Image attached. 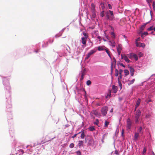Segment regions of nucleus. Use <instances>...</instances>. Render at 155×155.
<instances>
[{
	"instance_id": "f257e3e1",
	"label": "nucleus",
	"mask_w": 155,
	"mask_h": 155,
	"mask_svg": "<svg viewBox=\"0 0 155 155\" xmlns=\"http://www.w3.org/2000/svg\"><path fill=\"white\" fill-rule=\"evenodd\" d=\"M85 143H87V146H93L94 143L93 137L91 136H87L85 139Z\"/></svg>"
},
{
	"instance_id": "f03ea898",
	"label": "nucleus",
	"mask_w": 155,
	"mask_h": 155,
	"mask_svg": "<svg viewBox=\"0 0 155 155\" xmlns=\"http://www.w3.org/2000/svg\"><path fill=\"white\" fill-rule=\"evenodd\" d=\"M83 35L84 36L81 38V42L83 45H85L87 42V40L88 37L87 34L84 32H83Z\"/></svg>"
},
{
	"instance_id": "7ed1b4c3",
	"label": "nucleus",
	"mask_w": 155,
	"mask_h": 155,
	"mask_svg": "<svg viewBox=\"0 0 155 155\" xmlns=\"http://www.w3.org/2000/svg\"><path fill=\"white\" fill-rule=\"evenodd\" d=\"M106 16L107 19L112 20L114 18L113 12L110 10L108 11L107 12Z\"/></svg>"
},
{
	"instance_id": "20e7f679",
	"label": "nucleus",
	"mask_w": 155,
	"mask_h": 155,
	"mask_svg": "<svg viewBox=\"0 0 155 155\" xmlns=\"http://www.w3.org/2000/svg\"><path fill=\"white\" fill-rule=\"evenodd\" d=\"M132 124V122L130 118H128L127 119L126 128L127 130H129L131 129Z\"/></svg>"
},
{
	"instance_id": "39448f33",
	"label": "nucleus",
	"mask_w": 155,
	"mask_h": 155,
	"mask_svg": "<svg viewBox=\"0 0 155 155\" xmlns=\"http://www.w3.org/2000/svg\"><path fill=\"white\" fill-rule=\"evenodd\" d=\"M141 112L140 110H138L136 112V114L135 116V122L137 123L139 122V118L141 115Z\"/></svg>"
},
{
	"instance_id": "423d86ee",
	"label": "nucleus",
	"mask_w": 155,
	"mask_h": 155,
	"mask_svg": "<svg viewBox=\"0 0 155 155\" xmlns=\"http://www.w3.org/2000/svg\"><path fill=\"white\" fill-rule=\"evenodd\" d=\"M108 107L106 106L103 107L101 110V114L103 116H105L106 115Z\"/></svg>"
},
{
	"instance_id": "0eeeda50",
	"label": "nucleus",
	"mask_w": 155,
	"mask_h": 155,
	"mask_svg": "<svg viewBox=\"0 0 155 155\" xmlns=\"http://www.w3.org/2000/svg\"><path fill=\"white\" fill-rule=\"evenodd\" d=\"M96 51L97 50L95 49H93L91 50L87 54L85 59H87L91 56V55L95 53Z\"/></svg>"
},
{
	"instance_id": "6e6552de",
	"label": "nucleus",
	"mask_w": 155,
	"mask_h": 155,
	"mask_svg": "<svg viewBox=\"0 0 155 155\" xmlns=\"http://www.w3.org/2000/svg\"><path fill=\"white\" fill-rule=\"evenodd\" d=\"M51 140V138H50L48 136H46L43 140H42L41 141V143L42 144H43L47 142L50 141Z\"/></svg>"
},
{
	"instance_id": "1a4fd4ad",
	"label": "nucleus",
	"mask_w": 155,
	"mask_h": 155,
	"mask_svg": "<svg viewBox=\"0 0 155 155\" xmlns=\"http://www.w3.org/2000/svg\"><path fill=\"white\" fill-rule=\"evenodd\" d=\"M121 58L122 59H124L126 62L128 63H129L130 61L127 57L125 54H121Z\"/></svg>"
},
{
	"instance_id": "9d476101",
	"label": "nucleus",
	"mask_w": 155,
	"mask_h": 155,
	"mask_svg": "<svg viewBox=\"0 0 155 155\" xmlns=\"http://www.w3.org/2000/svg\"><path fill=\"white\" fill-rule=\"evenodd\" d=\"M139 133L138 132L135 133L134 134V140H138V138L139 137Z\"/></svg>"
},
{
	"instance_id": "9b49d317",
	"label": "nucleus",
	"mask_w": 155,
	"mask_h": 155,
	"mask_svg": "<svg viewBox=\"0 0 155 155\" xmlns=\"http://www.w3.org/2000/svg\"><path fill=\"white\" fill-rule=\"evenodd\" d=\"M112 89L113 91V92L114 93H116L117 91V86L113 85L112 87Z\"/></svg>"
},
{
	"instance_id": "f8f14e48",
	"label": "nucleus",
	"mask_w": 155,
	"mask_h": 155,
	"mask_svg": "<svg viewBox=\"0 0 155 155\" xmlns=\"http://www.w3.org/2000/svg\"><path fill=\"white\" fill-rule=\"evenodd\" d=\"M123 71L122 69H120L119 70V74L120 75L118 77V79H121L122 78V73Z\"/></svg>"
},
{
	"instance_id": "ddd939ff",
	"label": "nucleus",
	"mask_w": 155,
	"mask_h": 155,
	"mask_svg": "<svg viewBox=\"0 0 155 155\" xmlns=\"http://www.w3.org/2000/svg\"><path fill=\"white\" fill-rule=\"evenodd\" d=\"M93 113L97 116H100V114L96 110H94L93 111Z\"/></svg>"
},
{
	"instance_id": "4468645a",
	"label": "nucleus",
	"mask_w": 155,
	"mask_h": 155,
	"mask_svg": "<svg viewBox=\"0 0 155 155\" xmlns=\"http://www.w3.org/2000/svg\"><path fill=\"white\" fill-rule=\"evenodd\" d=\"M85 136V134L84 133V130H81V139H84Z\"/></svg>"
},
{
	"instance_id": "2eb2a0df",
	"label": "nucleus",
	"mask_w": 155,
	"mask_h": 155,
	"mask_svg": "<svg viewBox=\"0 0 155 155\" xmlns=\"http://www.w3.org/2000/svg\"><path fill=\"white\" fill-rule=\"evenodd\" d=\"M122 49V48L121 45L120 44H118L117 47V51H121Z\"/></svg>"
},
{
	"instance_id": "dca6fc26",
	"label": "nucleus",
	"mask_w": 155,
	"mask_h": 155,
	"mask_svg": "<svg viewBox=\"0 0 155 155\" xmlns=\"http://www.w3.org/2000/svg\"><path fill=\"white\" fill-rule=\"evenodd\" d=\"M84 144V142L82 140H79L78 141V146L80 147L81 146H83Z\"/></svg>"
},
{
	"instance_id": "f3484780",
	"label": "nucleus",
	"mask_w": 155,
	"mask_h": 155,
	"mask_svg": "<svg viewBox=\"0 0 155 155\" xmlns=\"http://www.w3.org/2000/svg\"><path fill=\"white\" fill-rule=\"evenodd\" d=\"M109 42L110 43V45L113 47H114L115 46V42L114 41H109Z\"/></svg>"
},
{
	"instance_id": "a211bd4d",
	"label": "nucleus",
	"mask_w": 155,
	"mask_h": 155,
	"mask_svg": "<svg viewBox=\"0 0 155 155\" xmlns=\"http://www.w3.org/2000/svg\"><path fill=\"white\" fill-rule=\"evenodd\" d=\"M117 81L119 84V86L120 87V89H121L122 88V85L121 83V82L120 81V79H118Z\"/></svg>"
},
{
	"instance_id": "6ab92c4d",
	"label": "nucleus",
	"mask_w": 155,
	"mask_h": 155,
	"mask_svg": "<svg viewBox=\"0 0 155 155\" xmlns=\"http://www.w3.org/2000/svg\"><path fill=\"white\" fill-rule=\"evenodd\" d=\"M124 72L125 76L128 75L129 74V71H128V70L127 69L124 70Z\"/></svg>"
},
{
	"instance_id": "aec40b11",
	"label": "nucleus",
	"mask_w": 155,
	"mask_h": 155,
	"mask_svg": "<svg viewBox=\"0 0 155 155\" xmlns=\"http://www.w3.org/2000/svg\"><path fill=\"white\" fill-rule=\"evenodd\" d=\"M135 81V79H134L132 80L129 81V83H128V85H130L133 84L134 83Z\"/></svg>"
},
{
	"instance_id": "412c9836",
	"label": "nucleus",
	"mask_w": 155,
	"mask_h": 155,
	"mask_svg": "<svg viewBox=\"0 0 155 155\" xmlns=\"http://www.w3.org/2000/svg\"><path fill=\"white\" fill-rule=\"evenodd\" d=\"M119 74V71L117 69H116L115 70V76L116 77H117Z\"/></svg>"
},
{
	"instance_id": "4be33fe9",
	"label": "nucleus",
	"mask_w": 155,
	"mask_h": 155,
	"mask_svg": "<svg viewBox=\"0 0 155 155\" xmlns=\"http://www.w3.org/2000/svg\"><path fill=\"white\" fill-rule=\"evenodd\" d=\"M146 24H147V23H144L143 24V25H142V26H141V28H140V29L141 30H143Z\"/></svg>"
},
{
	"instance_id": "5701e85b",
	"label": "nucleus",
	"mask_w": 155,
	"mask_h": 155,
	"mask_svg": "<svg viewBox=\"0 0 155 155\" xmlns=\"http://www.w3.org/2000/svg\"><path fill=\"white\" fill-rule=\"evenodd\" d=\"M133 57L135 58L136 61H137L138 59V56L137 55L135 54H133Z\"/></svg>"
},
{
	"instance_id": "b1692460",
	"label": "nucleus",
	"mask_w": 155,
	"mask_h": 155,
	"mask_svg": "<svg viewBox=\"0 0 155 155\" xmlns=\"http://www.w3.org/2000/svg\"><path fill=\"white\" fill-rule=\"evenodd\" d=\"M89 130L91 131H92L95 130V129L94 127H91L89 128Z\"/></svg>"
},
{
	"instance_id": "393cba45",
	"label": "nucleus",
	"mask_w": 155,
	"mask_h": 155,
	"mask_svg": "<svg viewBox=\"0 0 155 155\" xmlns=\"http://www.w3.org/2000/svg\"><path fill=\"white\" fill-rule=\"evenodd\" d=\"M86 69H84L82 71L81 75L83 76H84L85 74Z\"/></svg>"
},
{
	"instance_id": "a878e982",
	"label": "nucleus",
	"mask_w": 155,
	"mask_h": 155,
	"mask_svg": "<svg viewBox=\"0 0 155 155\" xmlns=\"http://www.w3.org/2000/svg\"><path fill=\"white\" fill-rule=\"evenodd\" d=\"M147 151V148L146 147H145L143 150L142 153L143 154H144Z\"/></svg>"
},
{
	"instance_id": "bb28decb",
	"label": "nucleus",
	"mask_w": 155,
	"mask_h": 155,
	"mask_svg": "<svg viewBox=\"0 0 155 155\" xmlns=\"http://www.w3.org/2000/svg\"><path fill=\"white\" fill-rule=\"evenodd\" d=\"M148 34V33L147 32H144L141 34V37H142L143 38L144 35H147Z\"/></svg>"
},
{
	"instance_id": "cd10ccee",
	"label": "nucleus",
	"mask_w": 155,
	"mask_h": 155,
	"mask_svg": "<svg viewBox=\"0 0 155 155\" xmlns=\"http://www.w3.org/2000/svg\"><path fill=\"white\" fill-rule=\"evenodd\" d=\"M104 50L102 46H99L98 47V50L99 51H102Z\"/></svg>"
},
{
	"instance_id": "c85d7f7f",
	"label": "nucleus",
	"mask_w": 155,
	"mask_h": 155,
	"mask_svg": "<svg viewBox=\"0 0 155 155\" xmlns=\"http://www.w3.org/2000/svg\"><path fill=\"white\" fill-rule=\"evenodd\" d=\"M109 122L108 121H105V122L104 127H107L108 125H109Z\"/></svg>"
},
{
	"instance_id": "c756f323",
	"label": "nucleus",
	"mask_w": 155,
	"mask_h": 155,
	"mask_svg": "<svg viewBox=\"0 0 155 155\" xmlns=\"http://www.w3.org/2000/svg\"><path fill=\"white\" fill-rule=\"evenodd\" d=\"M152 6L153 10L155 11V1L153 2Z\"/></svg>"
},
{
	"instance_id": "7c9ffc66",
	"label": "nucleus",
	"mask_w": 155,
	"mask_h": 155,
	"mask_svg": "<svg viewBox=\"0 0 155 155\" xmlns=\"http://www.w3.org/2000/svg\"><path fill=\"white\" fill-rule=\"evenodd\" d=\"M100 6H101L102 9H103L104 8V4L103 3H101L100 4Z\"/></svg>"
},
{
	"instance_id": "2f4dec72",
	"label": "nucleus",
	"mask_w": 155,
	"mask_h": 155,
	"mask_svg": "<svg viewBox=\"0 0 155 155\" xmlns=\"http://www.w3.org/2000/svg\"><path fill=\"white\" fill-rule=\"evenodd\" d=\"M74 143H71L69 145V147L70 148H73L74 147Z\"/></svg>"
},
{
	"instance_id": "473e14b6",
	"label": "nucleus",
	"mask_w": 155,
	"mask_h": 155,
	"mask_svg": "<svg viewBox=\"0 0 155 155\" xmlns=\"http://www.w3.org/2000/svg\"><path fill=\"white\" fill-rule=\"evenodd\" d=\"M130 72H134V69L131 67H130Z\"/></svg>"
},
{
	"instance_id": "72a5a7b5",
	"label": "nucleus",
	"mask_w": 155,
	"mask_h": 155,
	"mask_svg": "<svg viewBox=\"0 0 155 155\" xmlns=\"http://www.w3.org/2000/svg\"><path fill=\"white\" fill-rule=\"evenodd\" d=\"M86 84L87 85H89L91 84V82L90 80H88L87 81Z\"/></svg>"
},
{
	"instance_id": "f704fd0d",
	"label": "nucleus",
	"mask_w": 155,
	"mask_h": 155,
	"mask_svg": "<svg viewBox=\"0 0 155 155\" xmlns=\"http://www.w3.org/2000/svg\"><path fill=\"white\" fill-rule=\"evenodd\" d=\"M153 26H151L150 28H148L147 30L148 31H149L153 30Z\"/></svg>"
},
{
	"instance_id": "c9c22d12",
	"label": "nucleus",
	"mask_w": 155,
	"mask_h": 155,
	"mask_svg": "<svg viewBox=\"0 0 155 155\" xmlns=\"http://www.w3.org/2000/svg\"><path fill=\"white\" fill-rule=\"evenodd\" d=\"M77 155H81V152L80 150H78L76 152Z\"/></svg>"
},
{
	"instance_id": "e433bc0d",
	"label": "nucleus",
	"mask_w": 155,
	"mask_h": 155,
	"mask_svg": "<svg viewBox=\"0 0 155 155\" xmlns=\"http://www.w3.org/2000/svg\"><path fill=\"white\" fill-rule=\"evenodd\" d=\"M142 130V127H139V128L138 129V133H140L141 130Z\"/></svg>"
},
{
	"instance_id": "4c0bfd02",
	"label": "nucleus",
	"mask_w": 155,
	"mask_h": 155,
	"mask_svg": "<svg viewBox=\"0 0 155 155\" xmlns=\"http://www.w3.org/2000/svg\"><path fill=\"white\" fill-rule=\"evenodd\" d=\"M140 98H139L138 100H137L136 103L137 104H138L140 105Z\"/></svg>"
},
{
	"instance_id": "58836bf2",
	"label": "nucleus",
	"mask_w": 155,
	"mask_h": 155,
	"mask_svg": "<svg viewBox=\"0 0 155 155\" xmlns=\"http://www.w3.org/2000/svg\"><path fill=\"white\" fill-rule=\"evenodd\" d=\"M106 52L109 55V57H110V51L108 50L107 49H106Z\"/></svg>"
},
{
	"instance_id": "ea45409f",
	"label": "nucleus",
	"mask_w": 155,
	"mask_h": 155,
	"mask_svg": "<svg viewBox=\"0 0 155 155\" xmlns=\"http://www.w3.org/2000/svg\"><path fill=\"white\" fill-rule=\"evenodd\" d=\"M143 54L141 52H140L138 54V56L140 58L142 57L143 56Z\"/></svg>"
},
{
	"instance_id": "a19ab883",
	"label": "nucleus",
	"mask_w": 155,
	"mask_h": 155,
	"mask_svg": "<svg viewBox=\"0 0 155 155\" xmlns=\"http://www.w3.org/2000/svg\"><path fill=\"white\" fill-rule=\"evenodd\" d=\"M96 122H94V124H96L97 125H98V124L99 123V121L98 119H96Z\"/></svg>"
},
{
	"instance_id": "79ce46f5",
	"label": "nucleus",
	"mask_w": 155,
	"mask_h": 155,
	"mask_svg": "<svg viewBox=\"0 0 155 155\" xmlns=\"http://www.w3.org/2000/svg\"><path fill=\"white\" fill-rule=\"evenodd\" d=\"M147 3L150 4V3L152 2V0H146Z\"/></svg>"
},
{
	"instance_id": "37998d69",
	"label": "nucleus",
	"mask_w": 155,
	"mask_h": 155,
	"mask_svg": "<svg viewBox=\"0 0 155 155\" xmlns=\"http://www.w3.org/2000/svg\"><path fill=\"white\" fill-rule=\"evenodd\" d=\"M111 35H112L113 38H115V35L113 32H111Z\"/></svg>"
},
{
	"instance_id": "c03bdc74",
	"label": "nucleus",
	"mask_w": 155,
	"mask_h": 155,
	"mask_svg": "<svg viewBox=\"0 0 155 155\" xmlns=\"http://www.w3.org/2000/svg\"><path fill=\"white\" fill-rule=\"evenodd\" d=\"M133 55L132 54H128V57L130 58H131L132 57H133Z\"/></svg>"
},
{
	"instance_id": "a18cd8bd",
	"label": "nucleus",
	"mask_w": 155,
	"mask_h": 155,
	"mask_svg": "<svg viewBox=\"0 0 155 155\" xmlns=\"http://www.w3.org/2000/svg\"><path fill=\"white\" fill-rule=\"evenodd\" d=\"M97 38L98 39H99L100 41H101V38L100 36H98L97 37Z\"/></svg>"
},
{
	"instance_id": "49530a36",
	"label": "nucleus",
	"mask_w": 155,
	"mask_h": 155,
	"mask_svg": "<svg viewBox=\"0 0 155 155\" xmlns=\"http://www.w3.org/2000/svg\"><path fill=\"white\" fill-rule=\"evenodd\" d=\"M104 11H103L101 13V15L102 17H103L104 15Z\"/></svg>"
},
{
	"instance_id": "de8ad7c7",
	"label": "nucleus",
	"mask_w": 155,
	"mask_h": 155,
	"mask_svg": "<svg viewBox=\"0 0 155 155\" xmlns=\"http://www.w3.org/2000/svg\"><path fill=\"white\" fill-rule=\"evenodd\" d=\"M108 6L109 8V9H111L112 8V6L110 4H108Z\"/></svg>"
},
{
	"instance_id": "09e8293b",
	"label": "nucleus",
	"mask_w": 155,
	"mask_h": 155,
	"mask_svg": "<svg viewBox=\"0 0 155 155\" xmlns=\"http://www.w3.org/2000/svg\"><path fill=\"white\" fill-rule=\"evenodd\" d=\"M111 72H112V71H113V64H112V63L111 64Z\"/></svg>"
},
{
	"instance_id": "8fccbe9b",
	"label": "nucleus",
	"mask_w": 155,
	"mask_h": 155,
	"mask_svg": "<svg viewBox=\"0 0 155 155\" xmlns=\"http://www.w3.org/2000/svg\"><path fill=\"white\" fill-rule=\"evenodd\" d=\"M120 65L123 67H124L125 68V66L122 63H120L119 64Z\"/></svg>"
},
{
	"instance_id": "3c124183",
	"label": "nucleus",
	"mask_w": 155,
	"mask_h": 155,
	"mask_svg": "<svg viewBox=\"0 0 155 155\" xmlns=\"http://www.w3.org/2000/svg\"><path fill=\"white\" fill-rule=\"evenodd\" d=\"M84 76H83L82 75H81V78H80L81 80H82L84 78Z\"/></svg>"
},
{
	"instance_id": "603ef678",
	"label": "nucleus",
	"mask_w": 155,
	"mask_h": 155,
	"mask_svg": "<svg viewBox=\"0 0 155 155\" xmlns=\"http://www.w3.org/2000/svg\"><path fill=\"white\" fill-rule=\"evenodd\" d=\"M139 104H137V103L135 105L136 107L135 108V110L139 106Z\"/></svg>"
},
{
	"instance_id": "864d4df0",
	"label": "nucleus",
	"mask_w": 155,
	"mask_h": 155,
	"mask_svg": "<svg viewBox=\"0 0 155 155\" xmlns=\"http://www.w3.org/2000/svg\"><path fill=\"white\" fill-rule=\"evenodd\" d=\"M78 134H74L72 137V138H74L76 137V136Z\"/></svg>"
},
{
	"instance_id": "5fc2aeb1",
	"label": "nucleus",
	"mask_w": 155,
	"mask_h": 155,
	"mask_svg": "<svg viewBox=\"0 0 155 155\" xmlns=\"http://www.w3.org/2000/svg\"><path fill=\"white\" fill-rule=\"evenodd\" d=\"M19 151L20 152H22V153L24 152V150L22 149H20V150H19Z\"/></svg>"
},
{
	"instance_id": "6e6d98bb",
	"label": "nucleus",
	"mask_w": 155,
	"mask_h": 155,
	"mask_svg": "<svg viewBox=\"0 0 155 155\" xmlns=\"http://www.w3.org/2000/svg\"><path fill=\"white\" fill-rule=\"evenodd\" d=\"M140 40V38H137L136 40V42H137L138 41H139Z\"/></svg>"
},
{
	"instance_id": "4d7b16f0",
	"label": "nucleus",
	"mask_w": 155,
	"mask_h": 155,
	"mask_svg": "<svg viewBox=\"0 0 155 155\" xmlns=\"http://www.w3.org/2000/svg\"><path fill=\"white\" fill-rule=\"evenodd\" d=\"M136 44L137 47L140 46L139 45L138 43L137 42H136Z\"/></svg>"
},
{
	"instance_id": "13d9d810",
	"label": "nucleus",
	"mask_w": 155,
	"mask_h": 155,
	"mask_svg": "<svg viewBox=\"0 0 155 155\" xmlns=\"http://www.w3.org/2000/svg\"><path fill=\"white\" fill-rule=\"evenodd\" d=\"M118 52V55H120L121 53V51H117Z\"/></svg>"
},
{
	"instance_id": "bf43d9fd",
	"label": "nucleus",
	"mask_w": 155,
	"mask_h": 155,
	"mask_svg": "<svg viewBox=\"0 0 155 155\" xmlns=\"http://www.w3.org/2000/svg\"><path fill=\"white\" fill-rule=\"evenodd\" d=\"M130 74L131 76H133L134 75V72H130Z\"/></svg>"
},
{
	"instance_id": "052dcab7",
	"label": "nucleus",
	"mask_w": 155,
	"mask_h": 155,
	"mask_svg": "<svg viewBox=\"0 0 155 155\" xmlns=\"http://www.w3.org/2000/svg\"><path fill=\"white\" fill-rule=\"evenodd\" d=\"M124 130H122V135H123L124 133Z\"/></svg>"
},
{
	"instance_id": "680f3d73",
	"label": "nucleus",
	"mask_w": 155,
	"mask_h": 155,
	"mask_svg": "<svg viewBox=\"0 0 155 155\" xmlns=\"http://www.w3.org/2000/svg\"><path fill=\"white\" fill-rule=\"evenodd\" d=\"M106 37L108 40H109V37L108 36L106 35Z\"/></svg>"
},
{
	"instance_id": "e2e57ef3",
	"label": "nucleus",
	"mask_w": 155,
	"mask_h": 155,
	"mask_svg": "<svg viewBox=\"0 0 155 155\" xmlns=\"http://www.w3.org/2000/svg\"><path fill=\"white\" fill-rule=\"evenodd\" d=\"M38 50H36L35 51V52L37 53H38Z\"/></svg>"
},
{
	"instance_id": "0e129e2a",
	"label": "nucleus",
	"mask_w": 155,
	"mask_h": 155,
	"mask_svg": "<svg viewBox=\"0 0 155 155\" xmlns=\"http://www.w3.org/2000/svg\"><path fill=\"white\" fill-rule=\"evenodd\" d=\"M110 112H113V109H112L111 110H110Z\"/></svg>"
},
{
	"instance_id": "69168bd1",
	"label": "nucleus",
	"mask_w": 155,
	"mask_h": 155,
	"mask_svg": "<svg viewBox=\"0 0 155 155\" xmlns=\"http://www.w3.org/2000/svg\"><path fill=\"white\" fill-rule=\"evenodd\" d=\"M152 153L153 155H154V154H155L153 151H152Z\"/></svg>"
},
{
	"instance_id": "338daca9",
	"label": "nucleus",
	"mask_w": 155,
	"mask_h": 155,
	"mask_svg": "<svg viewBox=\"0 0 155 155\" xmlns=\"http://www.w3.org/2000/svg\"><path fill=\"white\" fill-rule=\"evenodd\" d=\"M114 61H115V63H116V60L114 58Z\"/></svg>"
},
{
	"instance_id": "774afa93",
	"label": "nucleus",
	"mask_w": 155,
	"mask_h": 155,
	"mask_svg": "<svg viewBox=\"0 0 155 155\" xmlns=\"http://www.w3.org/2000/svg\"><path fill=\"white\" fill-rule=\"evenodd\" d=\"M103 41H106V40L105 39H104V38L103 39Z\"/></svg>"
}]
</instances>
